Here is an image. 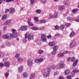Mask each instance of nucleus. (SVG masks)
Instances as JSON below:
<instances>
[{
  "label": "nucleus",
  "instance_id": "09e8293b",
  "mask_svg": "<svg viewBox=\"0 0 79 79\" xmlns=\"http://www.w3.org/2000/svg\"><path fill=\"white\" fill-rule=\"evenodd\" d=\"M14 0H7L6 1V2H13Z\"/></svg>",
  "mask_w": 79,
  "mask_h": 79
},
{
  "label": "nucleus",
  "instance_id": "4c0bfd02",
  "mask_svg": "<svg viewBox=\"0 0 79 79\" xmlns=\"http://www.w3.org/2000/svg\"><path fill=\"white\" fill-rule=\"evenodd\" d=\"M73 72H74V73H79V71L78 70L76 69H74Z\"/></svg>",
  "mask_w": 79,
  "mask_h": 79
},
{
  "label": "nucleus",
  "instance_id": "a878e982",
  "mask_svg": "<svg viewBox=\"0 0 79 79\" xmlns=\"http://www.w3.org/2000/svg\"><path fill=\"white\" fill-rule=\"evenodd\" d=\"M34 20L35 21L37 22V21H39V18L37 17H35L34 18Z\"/></svg>",
  "mask_w": 79,
  "mask_h": 79
},
{
  "label": "nucleus",
  "instance_id": "3c124183",
  "mask_svg": "<svg viewBox=\"0 0 79 79\" xmlns=\"http://www.w3.org/2000/svg\"><path fill=\"white\" fill-rule=\"evenodd\" d=\"M47 38L48 39H50L52 38V35H49L47 36Z\"/></svg>",
  "mask_w": 79,
  "mask_h": 79
},
{
  "label": "nucleus",
  "instance_id": "ddd939ff",
  "mask_svg": "<svg viewBox=\"0 0 79 79\" xmlns=\"http://www.w3.org/2000/svg\"><path fill=\"white\" fill-rule=\"evenodd\" d=\"M18 72L19 73H21V72H22L23 71V67L22 66H20L18 69Z\"/></svg>",
  "mask_w": 79,
  "mask_h": 79
},
{
  "label": "nucleus",
  "instance_id": "79ce46f5",
  "mask_svg": "<svg viewBox=\"0 0 79 79\" xmlns=\"http://www.w3.org/2000/svg\"><path fill=\"white\" fill-rule=\"evenodd\" d=\"M74 61H75V58L73 57L72 58L71 61L72 62H74Z\"/></svg>",
  "mask_w": 79,
  "mask_h": 79
},
{
  "label": "nucleus",
  "instance_id": "9b49d317",
  "mask_svg": "<svg viewBox=\"0 0 79 79\" xmlns=\"http://www.w3.org/2000/svg\"><path fill=\"white\" fill-rule=\"evenodd\" d=\"M76 42L75 41H73V42L71 44H70V48H72L76 45Z\"/></svg>",
  "mask_w": 79,
  "mask_h": 79
},
{
  "label": "nucleus",
  "instance_id": "c9c22d12",
  "mask_svg": "<svg viewBox=\"0 0 79 79\" xmlns=\"http://www.w3.org/2000/svg\"><path fill=\"white\" fill-rule=\"evenodd\" d=\"M68 3V1H64V5H66Z\"/></svg>",
  "mask_w": 79,
  "mask_h": 79
},
{
  "label": "nucleus",
  "instance_id": "de8ad7c7",
  "mask_svg": "<svg viewBox=\"0 0 79 79\" xmlns=\"http://www.w3.org/2000/svg\"><path fill=\"white\" fill-rule=\"evenodd\" d=\"M36 12L38 13H40V12H41V10H40L38 9L36 11Z\"/></svg>",
  "mask_w": 79,
  "mask_h": 79
},
{
  "label": "nucleus",
  "instance_id": "aec40b11",
  "mask_svg": "<svg viewBox=\"0 0 79 79\" xmlns=\"http://www.w3.org/2000/svg\"><path fill=\"white\" fill-rule=\"evenodd\" d=\"M49 45L50 46H53L55 45V42H50L49 43Z\"/></svg>",
  "mask_w": 79,
  "mask_h": 79
},
{
  "label": "nucleus",
  "instance_id": "2f4dec72",
  "mask_svg": "<svg viewBox=\"0 0 79 79\" xmlns=\"http://www.w3.org/2000/svg\"><path fill=\"white\" fill-rule=\"evenodd\" d=\"M64 25H62L60 27V29H64Z\"/></svg>",
  "mask_w": 79,
  "mask_h": 79
},
{
  "label": "nucleus",
  "instance_id": "7ed1b4c3",
  "mask_svg": "<svg viewBox=\"0 0 79 79\" xmlns=\"http://www.w3.org/2000/svg\"><path fill=\"white\" fill-rule=\"evenodd\" d=\"M10 34V36L11 37H14L15 38H16L18 37V35H19V33L16 32L15 33H14L11 34Z\"/></svg>",
  "mask_w": 79,
  "mask_h": 79
},
{
  "label": "nucleus",
  "instance_id": "f3484780",
  "mask_svg": "<svg viewBox=\"0 0 79 79\" xmlns=\"http://www.w3.org/2000/svg\"><path fill=\"white\" fill-rule=\"evenodd\" d=\"M58 48V46H55L53 48V50L54 51H56Z\"/></svg>",
  "mask_w": 79,
  "mask_h": 79
},
{
  "label": "nucleus",
  "instance_id": "4d7b16f0",
  "mask_svg": "<svg viewBox=\"0 0 79 79\" xmlns=\"http://www.w3.org/2000/svg\"><path fill=\"white\" fill-rule=\"evenodd\" d=\"M59 79H64V78L63 76H60L59 77Z\"/></svg>",
  "mask_w": 79,
  "mask_h": 79
},
{
  "label": "nucleus",
  "instance_id": "e2e57ef3",
  "mask_svg": "<svg viewBox=\"0 0 79 79\" xmlns=\"http://www.w3.org/2000/svg\"><path fill=\"white\" fill-rule=\"evenodd\" d=\"M35 63H38V62H39V60H35Z\"/></svg>",
  "mask_w": 79,
  "mask_h": 79
},
{
  "label": "nucleus",
  "instance_id": "6ab92c4d",
  "mask_svg": "<svg viewBox=\"0 0 79 79\" xmlns=\"http://www.w3.org/2000/svg\"><path fill=\"white\" fill-rule=\"evenodd\" d=\"M27 23H28L29 26H34V24H33L31 22H30L28 21Z\"/></svg>",
  "mask_w": 79,
  "mask_h": 79
},
{
  "label": "nucleus",
  "instance_id": "6e6552de",
  "mask_svg": "<svg viewBox=\"0 0 79 79\" xmlns=\"http://www.w3.org/2000/svg\"><path fill=\"white\" fill-rule=\"evenodd\" d=\"M4 65L5 67L8 68V67H9L10 65V63H9V62H7L4 63Z\"/></svg>",
  "mask_w": 79,
  "mask_h": 79
},
{
  "label": "nucleus",
  "instance_id": "680f3d73",
  "mask_svg": "<svg viewBox=\"0 0 79 79\" xmlns=\"http://www.w3.org/2000/svg\"><path fill=\"white\" fill-rule=\"evenodd\" d=\"M51 67L52 69H54L55 68V66L54 65L51 66Z\"/></svg>",
  "mask_w": 79,
  "mask_h": 79
},
{
  "label": "nucleus",
  "instance_id": "13d9d810",
  "mask_svg": "<svg viewBox=\"0 0 79 79\" xmlns=\"http://www.w3.org/2000/svg\"><path fill=\"white\" fill-rule=\"evenodd\" d=\"M9 75V73H6L5 74V76H6V77H7V76H8Z\"/></svg>",
  "mask_w": 79,
  "mask_h": 79
},
{
  "label": "nucleus",
  "instance_id": "4be33fe9",
  "mask_svg": "<svg viewBox=\"0 0 79 79\" xmlns=\"http://www.w3.org/2000/svg\"><path fill=\"white\" fill-rule=\"evenodd\" d=\"M64 56V54L63 53H59L58 55V57H61V56Z\"/></svg>",
  "mask_w": 79,
  "mask_h": 79
},
{
  "label": "nucleus",
  "instance_id": "37998d69",
  "mask_svg": "<svg viewBox=\"0 0 79 79\" xmlns=\"http://www.w3.org/2000/svg\"><path fill=\"white\" fill-rule=\"evenodd\" d=\"M56 51L53 50V51L52 52V55H56Z\"/></svg>",
  "mask_w": 79,
  "mask_h": 79
},
{
  "label": "nucleus",
  "instance_id": "c756f323",
  "mask_svg": "<svg viewBox=\"0 0 79 79\" xmlns=\"http://www.w3.org/2000/svg\"><path fill=\"white\" fill-rule=\"evenodd\" d=\"M11 31L12 32V34H14V33H15L16 32V30L14 29H12L11 30Z\"/></svg>",
  "mask_w": 79,
  "mask_h": 79
},
{
  "label": "nucleus",
  "instance_id": "c03bdc74",
  "mask_svg": "<svg viewBox=\"0 0 79 79\" xmlns=\"http://www.w3.org/2000/svg\"><path fill=\"white\" fill-rule=\"evenodd\" d=\"M4 64L2 63H0V67H3L4 66Z\"/></svg>",
  "mask_w": 79,
  "mask_h": 79
},
{
  "label": "nucleus",
  "instance_id": "a211bd4d",
  "mask_svg": "<svg viewBox=\"0 0 79 79\" xmlns=\"http://www.w3.org/2000/svg\"><path fill=\"white\" fill-rule=\"evenodd\" d=\"M35 76V73L31 74V76L30 77V79H33L34 78Z\"/></svg>",
  "mask_w": 79,
  "mask_h": 79
},
{
  "label": "nucleus",
  "instance_id": "7c9ffc66",
  "mask_svg": "<svg viewBox=\"0 0 79 79\" xmlns=\"http://www.w3.org/2000/svg\"><path fill=\"white\" fill-rule=\"evenodd\" d=\"M52 70V69L50 67H48L47 69V71H48V72H51V71Z\"/></svg>",
  "mask_w": 79,
  "mask_h": 79
},
{
  "label": "nucleus",
  "instance_id": "f8f14e48",
  "mask_svg": "<svg viewBox=\"0 0 79 79\" xmlns=\"http://www.w3.org/2000/svg\"><path fill=\"white\" fill-rule=\"evenodd\" d=\"M43 75L44 77H47V76L49 75L48 73L47 72H44L43 73Z\"/></svg>",
  "mask_w": 79,
  "mask_h": 79
},
{
  "label": "nucleus",
  "instance_id": "338daca9",
  "mask_svg": "<svg viewBox=\"0 0 79 79\" xmlns=\"http://www.w3.org/2000/svg\"><path fill=\"white\" fill-rule=\"evenodd\" d=\"M78 61H79V60L77 59L75 61V63H76L77 64V62H78Z\"/></svg>",
  "mask_w": 79,
  "mask_h": 79
},
{
  "label": "nucleus",
  "instance_id": "a18cd8bd",
  "mask_svg": "<svg viewBox=\"0 0 79 79\" xmlns=\"http://www.w3.org/2000/svg\"><path fill=\"white\" fill-rule=\"evenodd\" d=\"M71 75H69L67 77V79H71Z\"/></svg>",
  "mask_w": 79,
  "mask_h": 79
},
{
  "label": "nucleus",
  "instance_id": "b1692460",
  "mask_svg": "<svg viewBox=\"0 0 79 79\" xmlns=\"http://www.w3.org/2000/svg\"><path fill=\"white\" fill-rule=\"evenodd\" d=\"M77 11H78V9H74L72 10V12H73V13H76Z\"/></svg>",
  "mask_w": 79,
  "mask_h": 79
},
{
  "label": "nucleus",
  "instance_id": "473e14b6",
  "mask_svg": "<svg viewBox=\"0 0 79 79\" xmlns=\"http://www.w3.org/2000/svg\"><path fill=\"white\" fill-rule=\"evenodd\" d=\"M30 3L31 5H33L34 3V2H35V0H30Z\"/></svg>",
  "mask_w": 79,
  "mask_h": 79
},
{
  "label": "nucleus",
  "instance_id": "58836bf2",
  "mask_svg": "<svg viewBox=\"0 0 79 79\" xmlns=\"http://www.w3.org/2000/svg\"><path fill=\"white\" fill-rule=\"evenodd\" d=\"M44 61V60L43 58H40L38 59L39 62H42Z\"/></svg>",
  "mask_w": 79,
  "mask_h": 79
},
{
  "label": "nucleus",
  "instance_id": "c85d7f7f",
  "mask_svg": "<svg viewBox=\"0 0 79 79\" xmlns=\"http://www.w3.org/2000/svg\"><path fill=\"white\" fill-rule=\"evenodd\" d=\"M64 6H60L59 7V10H62L63 9V8H64Z\"/></svg>",
  "mask_w": 79,
  "mask_h": 79
},
{
  "label": "nucleus",
  "instance_id": "f704fd0d",
  "mask_svg": "<svg viewBox=\"0 0 79 79\" xmlns=\"http://www.w3.org/2000/svg\"><path fill=\"white\" fill-rule=\"evenodd\" d=\"M67 20L68 21H70L71 20H72V19L71 17H68L67 18Z\"/></svg>",
  "mask_w": 79,
  "mask_h": 79
},
{
  "label": "nucleus",
  "instance_id": "5fc2aeb1",
  "mask_svg": "<svg viewBox=\"0 0 79 79\" xmlns=\"http://www.w3.org/2000/svg\"><path fill=\"white\" fill-rule=\"evenodd\" d=\"M68 53V51H65V52H63L64 55V54H67V53Z\"/></svg>",
  "mask_w": 79,
  "mask_h": 79
},
{
  "label": "nucleus",
  "instance_id": "2eb2a0df",
  "mask_svg": "<svg viewBox=\"0 0 79 79\" xmlns=\"http://www.w3.org/2000/svg\"><path fill=\"white\" fill-rule=\"evenodd\" d=\"M6 17H7V15H4L2 17V19L3 20H4L6 19Z\"/></svg>",
  "mask_w": 79,
  "mask_h": 79
},
{
  "label": "nucleus",
  "instance_id": "e433bc0d",
  "mask_svg": "<svg viewBox=\"0 0 79 79\" xmlns=\"http://www.w3.org/2000/svg\"><path fill=\"white\" fill-rule=\"evenodd\" d=\"M41 2L42 3H43V4H44V3H46V0H41Z\"/></svg>",
  "mask_w": 79,
  "mask_h": 79
},
{
  "label": "nucleus",
  "instance_id": "0e129e2a",
  "mask_svg": "<svg viewBox=\"0 0 79 79\" xmlns=\"http://www.w3.org/2000/svg\"><path fill=\"white\" fill-rule=\"evenodd\" d=\"M59 35H59V34H56L55 35V37H59Z\"/></svg>",
  "mask_w": 79,
  "mask_h": 79
},
{
  "label": "nucleus",
  "instance_id": "ea45409f",
  "mask_svg": "<svg viewBox=\"0 0 79 79\" xmlns=\"http://www.w3.org/2000/svg\"><path fill=\"white\" fill-rule=\"evenodd\" d=\"M60 27V26H58V25H56L55 26V28L56 30H57V29H58V28Z\"/></svg>",
  "mask_w": 79,
  "mask_h": 79
},
{
  "label": "nucleus",
  "instance_id": "bb28decb",
  "mask_svg": "<svg viewBox=\"0 0 79 79\" xmlns=\"http://www.w3.org/2000/svg\"><path fill=\"white\" fill-rule=\"evenodd\" d=\"M69 70H67L65 72V74L67 75L69 73Z\"/></svg>",
  "mask_w": 79,
  "mask_h": 79
},
{
  "label": "nucleus",
  "instance_id": "20e7f679",
  "mask_svg": "<svg viewBox=\"0 0 79 79\" xmlns=\"http://www.w3.org/2000/svg\"><path fill=\"white\" fill-rule=\"evenodd\" d=\"M10 33H7L6 35H4L2 36V38L4 39H8L9 36H10Z\"/></svg>",
  "mask_w": 79,
  "mask_h": 79
},
{
  "label": "nucleus",
  "instance_id": "412c9836",
  "mask_svg": "<svg viewBox=\"0 0 79 79\" xmlns=\"http://www.w3.org/2000/svg\"><path fill=\"white\" fill-rule=\"evenodd\" d=\"M31 29L32 30H34V31L38 30V29H39V28H38V27H32Z\"/></svg>",
  "mask_w": 79,
  "mask_h": 79
},
{
  "label": "nucleus",
  "instance_id": "0eeeda50",
  "mask_svg": "<svg viewBox=\"0 0 79 79\" xmlns=\"http://www.w3.org/2000/svg\"><path fill=\"white\" fill-rule=\"evenodd\" d=\"M9 11L10 13H14L15 12V9L11 8L9 9Z\"/></svg>",
  "mask_w": 79,
  "mask_h": 79
},
{
  "label": "nucleus",
  "instance_id": "dca6fc26",
  "mask_svg": "<svg viewBox=\"0 0 79 79\" xmlns=\"http://www.w3.org/2000/svg\"><path fill=\"white\" fill-rule=\"evenodd\" d=\"M74 34H75V33H74V31H72L71 33L70 34V36L71 37H73V35H74Z\"/></svg>",
  "mask_w": 79,
  "mask_h": 79
},
{
  "label": "nucleus",
  "instance_id": "864d4df0",
  "mask_svg": "<svg viewBox=\"0 0 79 79\" xmlns=\"http://www.w3.org/2000/svg\"><path fill=\"white\" fill-rule=\"evenodd\" d=\"M7 28V27H3V30L4 31H5L6 30V28Z\"/></svg>",
  "mask_w": 79,
  "mask_h": 79
},
{
  "label": "nucleus",
  "instance_id": "f03ea898",
  "mask_svg": "<svg viewBox=\"0 0 79 79\" xmlns=\"http://www.w3.org/2000/svg\"><path fill=\"white\" fill-rule=\"evenodd\" d=\"M25 37L26 39H27V38L28 40L33 39V36H31V35L30 36V34H29V33L28 32L26 33L25 35Z\"/></svg>",
  "mask_w": 79,
  "mask_h": 79
},
{
  "label": "nucleus",
  "instance_id": "4468645a",
  "mask_svg": "<svg viewBox=\"0 0 79 79\" xmlns=\"http://www.w3.org/2000/svg\"><path fill=\"white\" fill-rule=\"evenodd\" d=\"M11 22V21L10 20H8L5 22L4 23V24L5 26L6 25H8V24H10V23Z\"/></svg>",
  "mask_w": 79,
  "mask_h": 79
},
{
  "label": "nucleus",
  "instance_id": "603ef678",
  "mask_svg": "<svg viewBox=\"0 0 79 79\" xmlns=\"http://www.w3.org/2000/svg\"><path fill=\"white\" fill-rule=\"evenodd\" d=\"M77 63L74 62L73 64V66H76V65H77Z\"/></svg>",
  "mask_w": 79,
  "mask_h": 79
},
{
  "label": "nucleus",
  "instance_id": "72a5a7b5",
  "mask_svg": "<svg viewBox=\"0 0 79 79\" xmlns=\"http://www.w3.org/2000/svg\"><path fill=\"white\" fill-rule=\"evenodd\" d=\"M18 61H19V62H21L23 60V59L22 58H18L17 60Z\"/></svg>",
  "mask_w": 79,
  "mask_h": 79
},
{
  "label": "nucleus",
  "instance_id": "6e6d98bb",
  "mask_svg": "<svg viewBox=\"0 0 79 79\" xmlns=\"http://www.w3.org/2000/svg\"><path fill=\"white\" fill-rule=\"evenodd\" d=\"M57 75H58V73H57V72H55L54 73V76H57Z\"/></svg>",
  "mask_w": 79,
  "mask_h": 79
},
{
  "label": "nucleus",
  "instance_id": "1a4fd4ad",
  "mask_svg": "<svg viewBox=\"0 0 79 79\" xmlns=\"http://www.w3.org/2000/svg\"><path fill=\"white\" fill-rule=\"evenodd\" d=\"M27 64L28 66H31L32 65V62L31 60H29L27 62Z\"/></svg>",
  "mask_w": 79,
  "mask_h": 79
},
{
  "label": "nucleus",
  "instance_id": "f257e3e1",
  "mask_svg": "<svg viewBox=\"0 0 79 79\" xmlns=\"http://www.w3.org/2000/svg\"><path fill=\"white\" fill-rule=\"evenodd\" d=\"M64 63L62 61L60 62L59 65L57 64L56 66V68L58 69H60L62 68H63L64 67Z\"/></svg>",
  "mask_w": 79,
  "mask_h": 79
},
{
  "label": "nucleus",
  "instance_id": "774afa93",
  "mask_svg": "<svg viewBox=\"0 0 79 79\" xmlns=\"http://www.w3.org/2000/svg\"><path fill=\"white\" fill-rule=\"evenodd\" d=\"M75 21H76V22H79V20L78 19H76Z\"/></svg>",
  "mask_w": 79,
  "mask_h": 79
},
{
  "label": "nucleus",
  "instance_id": "a19ab883",
  "mask_svg": "<svg viewBox=\"0 0 79 79\" xmlns=\"http://www.w3.org/2000/svg\"><path fill=\"white\" fill-rule=\"evenodd\" d=\"M70 25H71V24L70 23H67L65 24V26L67 27H69V26Z\"/></svg>",
  "mask_w": 79,
  "mask_h": 79
},
{
  "label": "nucleus",
  "instance_id": "49530a36",
  "mask_svg": "<svg viewBox=\"0 0 79 79\" xmlns=\"http://www.w3.org/2000/svg\"><path fill=\"white\" fill-rule=\"evenodd\" d=\"M43 52V51L42 50H40L38 51V53L40 54H41Z\"/></svg>",
  "mask_w": 79,
  "mask_h": 79
},
{
  "label": "nucleus",
  "instance_id": "052dcab7",
  "mask_svg": "<svg viewBox=\"0 0 79 79\" xmlns=\"http://www.w3.org/2000/svg\"><path fill=\"white\" fill-rule=\"evenodd\" d=\"M3 56V53L1 52H0V57H1V56Z\"/></svg>",
  "mask_w": 79,
  "mask_h": 79
},
{
  "label": "nucleus",
  "instance_id": "8fccbe9b",
  "mask_svg": "<svg viewBox=\"0 0 79 79\" xmlns=\"http://www.w3.org/2000/svg\"><path fill=\"white\" fill-rule=\"evenodd\" d=\"M19 56H20V55L19 54H16L15 56V58H19Z\"/></svg>",
  "mask_w": 79,
  "mask_h": 79
},
{
  "label": "nucleus",
  "instance_id": "bf43d9fd",
  "mask_svg": "<svg viewBox=\"0 0 79 79\" xmlns=\"http://www.w3.org/2000/svg\"><path fill=\"white\" fill-rule=\"evenodd\" d=\"M10 11V10L8 9H6L5 11V13H6L7 12H8Z\"/></svg>",
  "mask_w": 79,
  "mask_h": 79
},
{
  "label": "nucleus",
  "instance_id": "69168bd1",
  "mask_svg": "<svg viewBox=\"0 0 79 79\" xmlns=\"http://www.w3.org/2000/svg\"><path fill=\"white\" fill-rule=\"evenodd\" d=\"M70 60H71V58H68L67 59V61H69Z\"/></svg>",
  "mask_w": 79,
  "mask_h": 79
},
{
  "label": "nucleus",
  "instance_id": "5701e85b",
  "mask_svg": "<svg viewBox=\"0 0 79 79\" xmlns=\"http://www.w3.org/2000/svg\"><path fill=\"white\" fill-rule=\"evenodd\" d=\"M40 23H46V20L44 19L43 20H40Z\"/></svg>",
  "mask_w": 79,
  "mask_h": 79
},
{
  "label": "nucleus",
  "instance_id": "393cba45",
  "mask_svg": "<svg viewBox=\"0 0 79 79\" xmlns=\"http://www.w3.org/2000/svg\"><path fill=\"white\" fill-rule=\"evenodd\" d=\"M70 75L72 77H73V76H74V75H75V73L73 71L71 72Z\"/></svg>",
  "mask_w": 79,
  "mask_h": 79
},
{
  "label": "nucleus",
  "instance_id": "39448f33",
  "mask_svg": "<svg viewBox=\"0 0 79 79\" xmlns=\"http://www.w3.org/2000/svg\"><path fill=\"white\" fill-rule=\"evenodd\" d=\"M41 38L42 39V41L43 42H46L47 39H46V35L44 34H42L41 35Z\"/></svg>",
  "mask_w": 79,
  "mask_h": 79
},
{
  "label": "nucleus",
  "instance_id": "cd10ccee",
  "mask_svg": "<svg viewBox=\"0 0 79 79\" xmlns=\"http://www.w3.org/2000/svg\"><path fill=\"white\" fill-rule=\"evenodd\" d=\"M23 77H27V75L26 74V73L24 72L23 74Z\"/></svg>",
  "mask_w": 79,
  "mask_h": 79
},
{
  "label": "nucleus",
  "instance_id": "423d86ee",
  "mask_svg": "<svg viewBox=\"0 0 79 79\" xmlns=\"http://www.w3.org/2000/svg\"><path fill=\"white\" fill-rule=\"evenodd\" d=\"M54 14L56 15L55 16L52 15L49 18V19H52V18H54V17H55V18H58V15H58V13H57V11H55L54 12Z\"/></svg>",
  "mask_w": 79,
  "mask_h": 79
},
{
  "label": "nucleus",
  "instance_id": "9d476101",
  "mask_svg": "<svg viewBox=\"0 0 79 79\" xmlns=\"http://www.w3.org/2000/svg\"><path fill=\"white\" fill-rule=\"evenodd\" d=\"M27 28V27L25 26H23L21 27L20 28L21 31H26V29Z\"/></svg>",
  "mask_w": 79,
  "mask_h": 79
}]
</instances>
